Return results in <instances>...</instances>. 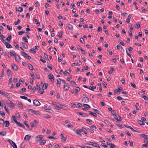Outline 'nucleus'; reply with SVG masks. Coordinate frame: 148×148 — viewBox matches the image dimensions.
I'll use <instances>...</instances> for the list:
<instances>
[{
  "label": "nucleus",
  "instance_id": "nucleus-11",
  "mask_svg": "<svg viewBox=\"0 0 148 148\" xmlns=\"http://www.w3.org/2000/svg\"><path fill=\"white\" fill-rule=\"evenodd\" d=\"M43 138V136L42 135H38L36 137V139L37 138V139H39V140H37V141H39L40 140H41Z\"/></svg>",
  "mask_w": 148,
  "mask_h": 148
},
{
  "label": "nucleus",
  "instance_id": "nucleus-64",
  "mask_svg": "<svg viewBox=\"0 0 148 148\" xmlns=\"http://www.w3.org/2000/svg\"><path fill=\"white\" fill-rule=\"evenodd\" d=\"M4 122V120L1 118L0 119V124H2Z\"/></svg>",
  "mask_w": 148,
  "mask_h": 148
},
{
  "label": "nucleus",
  "instance_id": "nucleus-45",
  "mask_svg": "<svg viewBox=\"0 0 148 148\" xmlns=\"http://www.w3.org/2000/svg\"><path fill=\"white\" fill-rule=\"evenodd\" d=\"M122 90V88L120 86H119L118 87V89H117V90L118 92H120L121 90Z\"/></svg>",
  "mask_w": 148,
  "mask_h": 148
},
{
  "label": "nucleus",
  "instance_id": "nucleus-53",
  "mask_svg": "<svg viewBox=\"0 0 148 148\" xmlns=\"http://www.w3.org/2000/svg\"><path fill=\"white\" fill-rule=\"evenodd\" d=\"M29 51L32 52V51L34 53H36V51L35 49H31L29 50Z\"/></svg>",
  "mask_w": 148,
  "mask_h": 148
},
{
  "label": "nucleus",
  "instance_id": "nucleus-28",
  "mask_svg": "<svg viewBox=\"0 0 148 148\" xmlns=\"http://www.w3.org/2000/svg\"><path fill=\"white\" fill-rule=\"evenodd\" d=\"M96 88V86H90L88 87V89L94 91L93 89H95Z\"/></svg>",
  "mask_w": 148,
  "mask_h": 148
},
{
  "label": "nucleus",
  "instance_id": "nucleus-60",
  "mask_svg": "<svg viewBox=\"0 0 148 148\" xmlns=\"http://www.w3.org/2000/svg\"><path fill=\"white\" fill-rule=\"evenodd\" d=\"M102 83L105 88H106L107 85L106 83L104 82H102Z\"/></svg>",
  "mask_w": 148,
  "mask_h": 148
},
{
  "label": "nucleus",
  "instance_id": "nucleus-10",
  "mask_svg": "<svg viewBox=\"0 0 148 148\" xmlns=\"http://www.w3.org/2000/svg\"><path fill=\"white\" fill-rule=\"evenodd\" d=\"M48 76L49 79L51 80L52 82H54V78L53 75L52 74H50Z\"/></svg>",
  "mask_w": 148,
  "mask_h": 148
},
{
  "label": "nucleus",
  "instance_id": "nucleus-33",
  "mask_svg": "<svg viewBox=\"0 0 148 148\" xmlns=\"http://www.w3.org/2000/svg\"><path fill=\"white\" fill-rule=\"evenodd\" d=\"M44 91V90L42 88H40L39 89L38 92L41 94H42L43 93Z\"/></svg>",
  "mask_w": 148,
  "mask_h": 148
},
{
  "label": "nucleus",
  "instance_id": "nucleus-57",
  "mask_svg": "<svg viewBox=\"0 0 148 148\" xmlns=\"http://www.w3.org/2000/svg\"><path fill=\"white\" fill-rule=\"evenodd\" d=\"M21 98L22 99H24L25 100H27V97H26L23 96H20Z\"/></svg>",
  "mask_w": 148,
  "mask_h": 148
},
{
  "label": "nucleus",
  "instance_id": "nucleus-61",
  "mask_svg": "<svg viewBox=\"0 0 148 148\" xmlns=\"http://www.w3.org/2000/svg\"><path fill=\"white\" fill-rule=\"evenodd\" d=\"M95 4L97 5H101L103 4V3L98 1L96 2Z\"/></svg>",
  "mask_w": 148,
  "mask_h": 148
},
{
  "label": "nucleus",
  "instance_id": "nucleus-36",
  "mask_svg": "<svg viewBox=\"0 0 148 148\" xmlns=\"http://www.w3.org/2000/svg\"><path fill=\"white\" fill-rule=\"evenodd\" d=\"M63 32L62 31H61L60 32H58V35L59 37H62V34Z\"/></svg>",
  "mask_w": 148,
  "mask_h": 148
},
{
  "label": "nucleus",
  "instance_id": "nucleus-12",
  "mask_svg": "<svg viewBox=\"0 0 148 148\" xmlns=\"http://www.w3.org/2000/svg\"><path fill=\"white\" fill-rule=\"evenodd\" d=\"M6 47L7 48H12V46L8 42H6L5 43Z\"/></svg>",
  "mask_w": 148,
  "mask_h": 148
},
{
  "label": "nucleus",
  "instance_id": "nucleus-8",
  "mask_svg": "<svg viewBox=\"0 0 148 148\" xmlns=\"http://www.w3.org/2000/svg\"><path fill=\"white\" fill-rule=\"evenodd\" d=\"M12 67L13 69L15 71H17L18 70V68L17 66L14 64H12Z\"/></svg>",
  "mask_w": 148,
  "mask_h": 148
},
{
  "label": "nucleus",
  "instance_id": "nucleus-63",
  "mask_svg": "<svg viewBox=\"0 0 148 148\" xmlns=\"http://www.w3.org/2000/svg\"><path fill=\"white\" fill-rule=\"evenodd\" d=\"M142 98H143L144 100H148V98L146 96H144L142 97Z\"/></svg>",
  "mask_w": 148,
  "mask_h": 148
},
{
  "label": "nucleus",
  "instance_id": "nucleus-14",
  "mask_svg": "<svg viewBox=\"0 0 148 148\" xmlns=\"http://www.w3.org/2000/svg\"><path fill=\"white\" fill-rule=\"evenodd\" d=\"M78 113L80 115L84 117H88V116L85 113H82L81 112H79Z\"/></svg>",
  "mask_w": 148,
  "mask_h": 148
},
{
  "label": "nucleus",
  "instance_id": "nucleus-16",
  "mask_svg": "<svg viewBox=\"0 0 148 148\" xmlns=\"http://www.w3.org/2000/svg\"><path fill=\"white\" fill-rule=\"evenodd\" d=\"M140 136L146 139H148V135L145 134H141Z\"/></svg>",
  "mask_w": 148,
  "mask_h": 148
},
{
  "label": "nucleus",
  "instance_id": "nucleus-18",
  "mask_svg": "<svg viewBox=\"0 0 148 148\" xmlns=\"http://www.w3.org/2000/svg\"><path fill=\"white\" fill-rule=\"evenodd\" d=\"M4 125H5V127H8L9 126L10 123L9 121H6L4 122Z\"/></svg>",
  "mask_w": 148,
  "mask_h": 148
},
{
  "label": "nucleus",
  "instance_id": "nucleus-40",
  "mask_svg": "<svg viewBox=\"0 0 148 148\" xmlns=\"http://www.w3.org/2000/svg\"><path fill=\"white\" fill-rule=\"evenodd\" d=\"M93 110L95 112H96L97 113L99 114H101V112L99 110L96 109H93Z\"/></svg>",
  "mask_w": 148,
  "mask_h": 148
},
{
  "label": "nucleus",
  "instance_id": "nucleus-38",
  "mask_svg": "<svg viewBox=\"0 0 148 148\" xmlns=\"http://www.w3.org/2000/svg\"><path fill=\"white\" fill-rule=\"evenodd\" d=\"M47 67L50 69L52 71V65L51 64H48L47 65Z\"/></svg>",
  "mask_w": 148,
  "mask_h": 148
},
{
  "label": "nucleus",
  "instance_id": "nucleus-32",
  "mask_svg": "<svg viewBox=\"0 0 148 148\" xmlns=\"http://www.w3.org/2000/svg\"><path fill=\"white\" fill-rule=\"evenodd\" d=\"M12 120L15 122V123H16V122L18 121L16 120V118L15 116L14 115H12Z\"/></svg>",
  "mask_w": 148,
  "mask_h": 148
},
{
  "label": "nucleus",
  "instance_id": "nucleus-49",
  "mask_svg": "<svg viewBox=\"0 0 148 148\" xmlns=\"http://www.w3.org/2000/svg\"><path fill=\"white\" fill-rule=\"evenodd\" d=\"M14 46L17 49H18V43L17 42H14Z\"/></svg>",
  "mask_w": 148,
  "mask_h": 148
},
{
  "label": "nucleus",
  "instance_id": "nucleus-3",
  "mask_svg": "<svg viewBox=\"0 0 148 148\" xmlns=\"http://www.w3.org/2000/svg\"><path fill=\"white\" fill-rule=\"evenodd\" d=\"M96 128V127L95 125L91 126L90 128H87L92 133H94V130H95Z\"/></svg>",
  "mask_w": 148,
  "mask_h": 148
},
{
  "label": "nucleus",
  "instance_id": "nucleus-52",
  "mask_svg": "<svg viewBox=\"0 0 148 148\" xmlns=\"http://www.w3.org/2000/svg\"><path fill=\"white\" fill-rule=\"evenodd\" d=\"M21 22V21L19 19H18L17 21L15 22L14 24L15 25H17L19 23Z\"/></svg>",
  "mask_w": 148,
  "mask_h": 148
},
{
  "label": "nucleus",
  "instance_id": "nucleus-55",
  "mask_svg": "<svg viewBox=\"0 0 148 148\" xmlns=\"http://www.w3.org/2000/svg\"><path fill=\"white\" fill-rule=\"evenodd\" d=\"M97 32H101L102 29L101 27H99L98 28Z\"/></svg>",
  "mask_w": 148,
  "mask_h": 148
},
{
  "label": "nucleus",
  "instance_id": "nucleus-26",
  "mask_svg": "<svg viewBox=\"0 0 148 148\" xmlns=\"http://www.w3.org/2000/svg\"><path fill=\"white\" fill-rule=\"evenodd\" d=\"M7 74L8 76H10V75L12 73V71L10 69H8L7 70Z\"/></svg>",
  "mask_w": 148,
  "mask_h": 148
},
{
  "label": "nucleus",
  "instance_id": "nucleus-41",
  "mask_svg": "<svg viewBox=\"0 0 148 148\" xmlns=\"http://www.w3.org/2000/svg\"><path fill=\"white\" fill-rule=\"evenodd\" d=\"M46 143V140H42V141H41V142L40 143V145H41V144H42L43 145H44Z\"/></svg>",
  "mask_w": 148,
  "mask_h": 148
},
{
  "label": "nucleus",
  "instance_id": "nucleus-35",
  "mask_svg": "<svg viewBox=\"0 0 148 148\" xmlns=\"http://www.w3.org/2000/svg\"><path fill=\"white\" fill-rule=\"evenodd\" d=\"M15 59L16 61H18L20 59V57L18 55H15L14 56Z\"/></svg>",
  "mask_w": 148,
  "mask_h": 148
},
{
  "label": "nucleus",
  "instance_id": "nucleus-51",
  "mask_svg": "<svg viewBox=\"0 0 148 148\" xmlns=\"http://www.w3.org/2000/svg\"><path fill=\"white\" fill-rule=\"evenodd\" d=\"M138 122L140 125H145V123L141 120H139Z\"/></svg>",
  "mask_w": 148,
  "mask_h": 148
},
{
  "label": "nucleus",
  "instance_id": "nucleus-39",
  "mask_svg": "<svg viewBox=\"0 0 148 148\" xmlns=\"http://www.w3.org/2000/svg\"><path fill=\"white\" fill-rule=\"evenodd\" d=\"M0 114L4 117H5V114L4 112L2 111H1L0 112Z\"/></svg>",
  "mask_w": 148,
  "mask_h": 148
},
{
  "label": "nucleus",
  "instance_id": "nucleus-62",
  "mask_svg": "<svg viewBox=\"0 0 148 148\" xmlns=\"http://www.w3.org/2000/svg\"><path fill=\"white\" fill-rule=\"evenodd\" d=\"M122 94L124 95L125 96H126L127 95V93L125 91H123L121 92Z\"/></svg>",
  "mask_w": 148,
  "mask_h": 148
},
{
  "label": "nucleus",
  "instance_id": "nucleus-46",
  "mask_svg": "<svg viewBox=\"0 0 148 148\" xmlns=\"http://www.w3.org/2000/svg\"><path fill=\"white\" fill-rule=\"evenodd\" d=\"M10 53L12 54V56H15V55H16L15 52L13 50H10Z\"/></svg>",
  "mask_w": 148,
  "mask_h": 148
},
{
  "label": "nucleus",
  "instance_id": "nucleus-22",
  "mask_svg": "<svg viewBox=\"0 0 148 148\" xmlns=\"http://www.w3.org/2000/svg\"><path fill=\"white\" fill-rule=\"evenodd\" d=\"M47 83H45L43 86H42V88L44 90L46 89L47 88Z\"/></svg>",
  "mask_w": 148,
  "mask_h": 148
},
{
  "label": "nucleus",
  "instance_id": "nucleus-42",
  "mask_svg": "<svg viewBox=\"0 0 148 148\" xmlns=\"http://www.w3.org/2000/svg\"><path fill=\"white\" fill-rule=\"evenodd\" d=\"M66 137H62V141L64 142H65V141L66 140Z\"/></svg>",
  "mask_w": 148,
  "mask_h": 148
},
{
  "label": "nucleus",
  "instance_id": "nucleus-9",
  "mask_svg": "<svg viewBox=\"0 0 148 148\" xmlns=\"http://www.w3.org/2000/svg\"><path fill=\"white\" fill-rule=\"evenodd\" d=\"M20 45L21 46L23 45V47L25 49H27L28 48V46L25 43L22 42L21 43Z\"/></svg>",
  "mask_w": 148,
  "mask_h": 148
},
{
  "label": "nucleus",
  "instance_id": "nucleus-4",
  "mask_svg": "<svg viewBox=\"0 0 148 148\" xmlns=\"http://www.w3.org/2000/svg\"><path fill=\"white\" fill-rule=\"evenodd\" d=\"M7 103L9 105V106L11 108H14L15 106V104L13 102L10 101H8L7 102Z\"/></svg>",
  "mask_w": 148,
  "mask_h": 148
},
{
  "label": "nucleus",
  "instance_id": "nucleus-21",
  "mask_svg": "<svg viewBox=\"0 0 148 148\" xmlns=\"http://www.w3.org/2000/svg\"><path fill=\"white\" fill-rule=\"evenodd\" d=\"M28 67L29 68V69L31 70H33V68L32 65L31 64L29 63H28L27 64Z\"/></svg>",
  "mask_w": 148,
  "mask_h": 148
},
{
  "label": "nucleus",
  "instance_id": "nucleus-27",
  "mask_svg": "<svg viewBox=\"0 0 148 148\" xmlns=\"http://www.w3.org/2000/svg\"><path fill=\"white\" fill-rule=\"evenodd\" d=\"M83 106L86 109L90 108V107L89 105L86 104H84L83 105Z\"/></svg>",
  "mask_w": 148,
  "mask_h": 148
},
{
  "label": "nucleus",
  "instance_id": "nucleus-17",
  "mask_svg": "<svg viewBox=\"0 0 148 148\" xmlns=\"http://www.w3.org/2000/svg\"><path fill=\"white\" fill-rule=\"evenodd\" d=\"M31 136L30 135H27L25 136L24 138V139H27L28 141L30 139Z\"/></svg>",
  "mask_w": 148,
  "mask_h": 148
},
{
  "label": "nucleus",
  "instance_id": "nucleus-7",
  "mask_svg": "<svg viewBox=\"0 0 148 148\" xmlns=\"http://www.w3.org/2000/svg\"><path fill=\"white\" fill-rule=\"evenodd\" d=\"M33 103L36 106H39L40 105V102L36 99L33 101Z\"/></svg>",
  "mask_w": 148,
  "mask_h": 148
},
{
  "label": "nucleus",
  "instance_id": "nucleus-5",
  "mask_svg": "<svg viewBox=\"0 0 148 148\" xmlns=\"http://www.w3.org/2000/svg\"><path fill=\"white\" fill-rule=\"evenodd\" d=\"M28 112L29 114L32 115L37 114L38 112L33 109H29L28 111Z\"/></svg>",
  "mask_w": 148,
  "mask_h": 148
},
{
  "label": "nucleus",
  "instance_id": "nucleus-30",
  "mask_svg": "<svg viewBox=\"0 0 148 148\" xmlns=\"http://www.w3.org/2000/svg\"><path fill=\"white\" fill-rule=\"evenodd\" d=\"M89 114H92V115H93V116H94L96 117H97V114L96 113H93L91 111H89Z\"/></svg>",
  "mask_w": 148,
  "mask_h": 148
},
{
  "label": "nucleus",
  "instance_id": "nucleus-25",
  "mask_svg": "<svg viewBox=\"0 0 148 148\" xmlns=\"http://www.w3.org/2000/svg\"><path fill=\"white\" fill-rule=\"evenodd\" d=\"M80 89L79 87H77L75 89V94L76 95L77 94L78 91H80Z\"/></svg>",
  "mask_w": 148,
  "mask_h": 148
},
{
  "label": "nucleus",
  "instance_id": "nucleus-23",
  "mask_svg": "<svg viewBox=\"0 0 148 148\" xmlns=\"http://www.w3.org/2000/svg\"><path fill=\"white\" fill-rule=\"evenodd\" d=\"M64 89L66 90H68L69 88V86H68L67 84V85H64Z\"/></svg>",
  "mask_w": 148,
  "mask_h": 148
},
{
  "label": "nucleus",
  "instance_id": "nucleus-43",
  "mask_svg": "<svg viewBox=\"0 0 148 148\" xmlns=\"http://www.w3.org/2000/svg\"><path fill=\"white\" fill-rule=\"evenodd\" d=\"M6 134V132H0V135L5 136Z\"/></svg>",
  "mask_w": 148,
  "mask_h": 148
},
{
  "label": "nucleus",
  "instance_id": "nucleus-47",
  "mask_svg": "<svg viewBox=\"0 0 148 148\" xmlns=\"http://www.w3.org/2000/svg\"><path fill=\"white\" fill-rule=\"evenodd\" d=\"M116 147V146L113 144L111 143V145L110 146V148H114Z\"/></svg>",
  "mask_w": 148,
  "mask_h": 148
},
{
  "label": "nucleus",
  "instance_id": "nucleus-29",
  "mask_svg": "<svg viewBox=\"0 0 148 148\" xmlns=\"http://www.w3.org/2000/svg\"><path fill=\"white\" fill-rule=\"evenodd\" d=\"M3 95L4 96H5L7 97L8 98L10 97V95L7 92H4Z\"/></svg>",
  "mask_w": 148,
  "mask_h": 148
},
{
  "label": "nucleus",
  "instance_id": "nucleus-50",
  "mask_svg": "<svg viewBox=\"0 0 148 148\" xmlns=\"http://www.w3.org/2000/svg\"><path fill=\"white\" fill-rule=\"evenodd\" d=\"M24 123L26 125V126L29 129V130H32V129H29V126L27 124V123L26 121H24Z\"/></svg>",
  "mask_w": 148,
  "mask_h": 148
},
{
  "label": "nucleus",
  "instance_id": "nucleus-15",
  "mask_svg": "<svg viewBox=\"0 0 148 148\" xmlns=\"http://www.w3.org/2000/svg\"><path fill=\"white\" fill-rule=\"evenodd\" d=\"M67 27L70 30H72L73 29V26L70 24H67Z\"/></svg>",
  "mask_w": 148,
  "mask_h": 148
},
{
  "label": "nucleus",
  "instance_id": "nucleus-2",
  "mask_svg": "<svg viewBox=\"0 0 148 148\" xmlns=\"http://www.w3.org/2000/svg\"><path fill=\"white\" fill-rule=\"evenodd\" d=\"M21 52L22 55L25 58L28 60H29L31 59V57L24 52L21 51Z\"/></svg>",
  "mask_w": 148,
  "mask_h": 148
},
{
  "label": "nucleus",
  "instance_id": "nucleus-44",
  "mask_svg": "<svg viewBox=\"0 0 148 148\" xmlns=\"http://www.w3.org/2000/svg\"><path fill=\"white\" fill-rule=\"evenodd\" d=\"M84 130H86V128L84 127H82V129H79V131L80 132H83Z\"/></svg>",
  "mask_w": 148,
  "mask_h": 148
},
{
  "label": "nucleus",
  "instance_id": "nucleus-20",
  "mask_svg": "<svg viewBox=\"0 0 148 148\" xmlns=\"http://www.w3.org/2000/svg\"><path fill=\"white\" fill-rule=\"evenodd\" d=\"M61 79L60 78H59L57 80V86L58 87H59L60 86L59 85H58V84H60L61 83Z\"/></svg>",
  "mask_w": 148,
  "mask_h": 148
},
{
  "label": "nucleus",
  "instance_id": "nucleus-37",
  "mask_svg": "<svg viewBox=\"0 0 148 148\" xmlns=\"http://www.w3.org/2000/svg\"><path fill=\"white\" fill-rule=\"evenodd\" d=\"M26 90V88H23L20 91V93H22L24 92H25Z\"/></svg>",
  "mask_w": 148,
  "mask_h": 148
},
{
  "label": "nucleus",
  "instance_id": "nucleus-13",
  "mask_svg": "<svg viewBox=\"0 0 148 148\" xmlns=\"http://www.w3.org/2000/svg\"><path fill=\"white\" fill-rule=\"evenodd\" d=\"M16 11L19 12H22L23 11V8L22 7H19L18 8V9H17V7L15 8Z\"/></svg>",
  "mask_w": 148,
  "mask_h": 148
},
{
  "label": "nucleus",
  "instance_id": "nucleus-19",
  "mask_svg": "<svg viewBox=\"0 0 148 148\" xmlns=\"http://www.w3.org/2000/svg\"><path fill=\"white\" fill-rule=\"evenodd\" d=\"M16 104L17 105H18V106L20 107L21 108H23V106L22 104L21 103H20L19 101H17L16 102Z\"/></svg>",
  "mask_w": 148,
  "mask_h": 148
},
{
  "label": "nucleus",
  "instance_id": "nucleus-48",
  "mask_svg": "<svg viewBox=\"0 0 148 148\" xmlns=\"http://www.w3.org/2000/svg\"><path fill=\"white\" fill-rule=\"evenodd\" d=\"M131 86L134 88H136V86L135 84L134 83V82H131Z\"/></svg>",
  "mask_w": 148,
  "mask_h": 148
},
{
  "label": "nucleus",
  "instance_id": "nucleus-56",
  "mask_svg": "<svg viewBox=\"0 0 148 148\" xmlns=\"http://www.w3.org/2000/svg\"><path fill=\"white\" fill-rule=\"evenodd\" d=\"M117 49H122V47L120 45H118L116 46Z\"/></svg>",
  "mask_w": 148,
  "mask_h": 148
},
{
  "label": "nucleus",
  "instance_id": "nucleus-31",
  "mask_svg": "<svg viewBox=\"0 0 148 148\" xmlns=\"http://www.w3.org/2000/svg\"><path fill=\"white\" fill-rule=\"evenodd\" d=\"M93 146L96 147H98V148L100 147L98 143H93Z\"/></svg>",
  "mask_w": 148,
  "mask_h": 148
},
{
  "label": "nucleus",
  "instance_id": "nucleus-24",
  "mask_svg": "<svg viewBox=\"0 0 148 148\" xmlns=\"http://www.w3.org/2000/svg\"><path fill=\"white\" fill-rule=\"evenodd\" d=\"M70 84L71 85V86H75L76 85V84L75 83V82L73 81H71L70 82Z\"/></svg>",
  "mask_w": 148,
  "mask_h": 148
},
{
  "label": "nucleus",
  "instance_id": "nucleus-1",
  "mask_svg": "<svg viewBox=\"0 0 148 148\" xmlns=\"http://www.w3.org/2000/svg\"><path fill=\"white\" fill-rule=\"evenodd\" d=\"M51 104L55 106V109L57 110H60V108H62V105L59 103L56 102H52Z\"/></svg>",
  "mask_w": 148,
  "mask_h": 148
},
{
  "label": "nucleus",
  "instance_id": "nucleus-54",
  "mask_svg": "<svg viewBox=\"0 0 148 148\" xmlns=\"http://www.w3.org/2000/svg\"><path fill=\"white\" fill-rule=\"evenodd\" d=\"M8 141L12 145L13 143H14V142L11 140L10 139L8 140Z\"/></svg>",
  "mask_w": 148,
  "mask_h": 148
},
{
  "label": "nucleus",
  "instance_id": "nucleus-6",
  "mask_svg": "<svg viewBox=\"0 0 148 148\" xmlns=\"http://www.w3.org/2000/svg\"><path fill=\"white\" fill-rule=\"evenodd\" d=\"M82 101L84 103H88L89 101V99L88 97H85L82 99Z\"/></svg>",
  "mask_w": 148,
  "mask_h": 148
},
{
  "label": "nucleus",
  "instance_id": "nucleus-58",
  "mask_svg": "<svg viewBox=\"0 0 148 148\" xmlns=\"http://www.w3.org/2000/svg\"><path fill=\"white\" fill-rule=\"evenodd\" d=\"M82 106V104L80 103H78L77 104V107L78 108H80Z\"/></svg>",
  "mask_w": 148,
  "mask_h": 148
},
{
  "label": "nucleus",
  "instance_id": "nucleus-59",
  "mask_svg": "<svg viewBox=\"0 0 148 148\" xmlns=\"http://www.w3.org/2000/svg\"><path fill=\"white\" fill-rule=\"evenodd\" d=\"M16 122V125L20 126V127H21L22 125V124H21V123H20V122H18V121H17V122Z\"/></svg>",
  "mask_w": 148,
  "mask_h": 148
},
{
  "label": "nucleus",
  "instance_id": "nucleus-34",
  "mask_svg": "<svg viewBox=\"0 0 148 148\" xmlns=\"http://www.w3.org/2000/svg\"><path fill=\"white\" fill-rule=\"evenodd\" d=\"M4 70L3 69L1 73V75L0 76V79H1L2 77L4 76Z\"/></svg>",
  "mask_w": 148,
  "mask_h": 148
}]
</instances>
